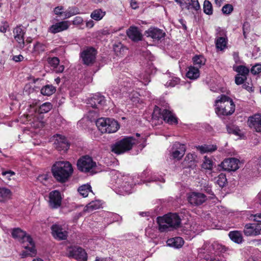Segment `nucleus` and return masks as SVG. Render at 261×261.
I'll list each match as a JSON object with an SVG mask.
<instances>
[{
    "label": "nucleus",
    "mask_w": 261,
    "mask_h": 261,
    "mask_svg": "<svg viewBox=\"0 0 261 261\" xmlns=\"http://www.w3.org/2000/svg\"><path fill=\"white\" fill-rule=\"evenodd\" d=\"M112 182L114 190L121 195H125L132 193L134 186L136 183L134 179L129 176L122 175L120 173L116 171L111 172Z\"/></svg>",
    "instance_id": "obj_1"
},
{
    "label": "nucleus",
    "mask_w": 261,
    "mask_h": 261,
    "mask_svg": "<svg viewBox=\"0 0 261 261\" xmlns=\"http://www.w3.org/2000/svg\"><path fill=\"white\" fill-rule=\"evenodd\" d=\"M52 172L54 177L58 181L65 182L71 175L73 168L69 162L59 161L53 165Z\"/></svg>",
    "instance_id": "obj_2"
},
{
    "label": "nucleus",
    "mask_w": 261,
    "mask_h": 261,
    "mask_svg": "<svg viewBox=\"0 0 261 261\" xmlns=\"http://www.w3.org/2000/svg\"><path fill=\"white\" fill-rule=\"evenodd\" d=\"M215 107V112L219 116L230 115L235 110V105L232 99L225 95H221L217 97Z\"/></svg>",
    "instance_id": "obj_3"
},
{
    "label": "nucleus",
    "mask_w": 261,
    "mask_h": 261,
    "mask_svg": "<svg viewBox=\"0 0 261 261\" xmlns=\"http://www.w3.org/2000/svg\"><path fill=\"white\" fill-rule=\"evenodd\" d=\"M159 229L161 232L170 230V228H177L181 224V219L176 213H169L163 217L157 218Z\"/></svg>",
    "instance_id": "obj_4"
},
{
    "label": "nucleus",
    "mask_w": 261,
    "mask_h": 261,
    "mask_svg": "<svg viewBox=\"0 0 261 261\" xmlns=\"http://www.w3.org/2000/svg\"><path fill=\"white\" fill-rule=\"evenodd\" d=\"M145 142L144 138L136 139L134 137H126L112 146V151L120 154L130 150L134 145Z\"/></svg>",
    "instance_id": "obj_5"
},
{
    "label": "nucleus",
    "mask_w": 261,
    "mask_h": 261,
    "mask_svg": "<svg viewBox=\"0 0 261 261\" xmlns=\"http://www.w3.org/2000/svg\"><path fill=\"white\" fill-rule=\"evenodd\" d=\"M225 251L224 247L217 242L212 244L203 252H200L199 257L206 261L220 260V255Z\"/></svg>",
    "instance_id": "obj_6"
},
{
    "label": "nucleus",
    "mask_w": 261,
    "mask_h": 261,
    "mask_svg": "<svg viewBox=\"0 0 261 261\" xmlns=\"http://www.w3.org/2000/svg\"><path fill=\"white\" fill-rule=\"evenodd\" d=\"M96 125L102 133H113L116 132L119 128L118 122L109 118L98 119L96 121Z\"/></svg>",
    "instance_id": "obj_7"
},
{
    "label": "nucleus",
    "mask_w": 261,
    "mask_h": 261,
    "mask_svg": "<svg viewBox=\"0 0 261 261\" xmlns=\"http://www.w3.org/2000/svg\"><path fill=\"white\" fill-rule=\"evenodd\" d=\"M77 166L79 170L83 172L93 174L96 164L91 157L85 155L78 160Z\"/></svg>",
    "instance_id": "obj_8"
},
{
    "label": "nucleus",
    "mask_w": 261,
    "mask_h": 261,
    "mask_svg": "<svg viewBox=\"0 0 261 261\" xmlns=\"http://www.w3.org/2000/svg\"><path fill=\"white\" fill-rule=\"evenodd\" d=\"M96 50L93 47H87L80 53V58L83 63L87 66H91L95 62Z\"/></svg>",
    "instance_id": "obj_9"
},
{
    "label": "nucleus",
    "mask_w": 261,
    "mask_h": 261,
    "mask_svg": "<svg viewBox=\"0 0 261 261\" xmlns=\"http://www.w3.org/2000/svg\"><path fill=\"white\" fill-rule=\"evenodd\" d=\"M160 115L159 117L162 118L164 120L170 124H175L177 123V118L174 114L169 109H160L158 107H155L153 115L155 116L156 114Z\"/></svg>",
    "instance_id": "obj_10"
},
{
    "label": "nucleus",
    "mask_w": 261,
    "mask_h": 261,
    "mask_svg": "<svg viewBox=\"0 0 261 261\" xmlns=\"http://www.w3.org/2000/svg\"><path fill=\"white\" fill-rule=\"evenodd\" d=\"M186 150L184 144L175 142L169 149V156L172 159L179 160L185 154Z\"/></svg>",
    "instance_id": "obj_11"
},
{
    "label": "nucleus",
    "mask_w": 261,
    "mask_h": 261,
    "mask_svg": "<svg viewBox=\"0 0 261 261\" xmlns=\"http://www.w3.org/2000/svg\"><path fill=\"white\" fill-rule=\"evenodd\" d=\"M106 101L105 96L97 93L94 94L91 98L88 99L87 103L89 107L95 109L93 112L94 114L96 115L98 112V110L101 109L106 103Z\"/></svg>",
    "instance_id": "obj_12"
},
{
    "label": "nucleus",
    "mask_w": 261,
    "mask_h": 261,
    "mask_svg": "<svg viewBox=\"0 0 261 261\" xmlns=\"http://www.w3.org/2000/svg\"><path fill=\"white\" fill-rule=\"evenodd\" d=\"M11 234L12 237L17 240L22 244L28 243H32L33 239L30 235L21 229L19 228H15L12 229Z\"/></svg>",
    "instance_id": "obj_13"
},
{
    "label": "nucleus",
    "mask_w": 261,
    "mask_h": 261,
    "mask_svg": "<svg viewBox=\"0 0 261 261\" xmlns=\"http://www.w3.org/2000/svg\"><path fill=\"white\" fill-rule=\"evenodd\" d=\"M53 140L55 147L58 150L65 152L69 149L70 144L64 136L56 134L53 136Z\"/></svg>",
    "instance_id": "obj_14"
},
{
    "label": "nucleus",
    "mask_w": 261,
    "mask_h": 261,
    "mask_svg": "<svg viewBox=\"0 0 261 261\" xmlns=\"http://www.w3.org/2000/svg\"><path fill=\"white\" fill-rule=\"evenodd\" d=\"M62 196L58 190H54L49 194L48 204L50 207L54 209L59 208L61 205Z\"/></svg>",
    "instance_id": "obj_15"
},
{
    "label": "nucleus",
    "mask_w": 261,
    "mask_h": 261,
    "mask_svg": "<svg viewBox=\"0 0 261 261\" xmlns=\"http://www.w3.org/2000/svg\"><path fill=\"white\" fill-rule=\"evenodd\" d=\"M247 123L250 128L257 133H261V113L249 117Z\"/></svg>",
    "instance_id": "obj_16"
},
{
    "label": "nucleus",
    "mask_w": 261,
    "mask_h": 261,
    "mask_svg": "<svg viewBox=\"0 0 261 261\" xmlns=\"http://www.w3.org/2000/svg\"><path fill=\"white\" fill-rule=\"evenodd\" d=\"M261 224L247 223L244 228V233L246 236H256L260 234Z\"/></svg>",
    "instance_id": "obj_17"
},
{
    "label": "nucleus",
    "mask_w": 261,
    "mask_h": 261,
    "mask_svg": "<svg viewBox=\"0 0 261 261\" xmlns=\"http://www.w3.org/2000/svg\"><path fill=\"white\" fill-rule=\"evenodd\" d=\"M52 234L53 237L59 240H66L68 236V232L65 228L61 225L55 224L51 226Z\"/></svg>",
    "instance_id": "obj_18"
},
{
    "label": "nucleus",
    "mask_w": 261,
    "mask_h": 261,
    "mask_svg": "<svg viewBox=\"0 0 261 261\" xmlns=\"http://www.w3.org/2000/svg\"><path fill=\"white\" fill-rule=\"evenodd\" d=\"M239 163L240 161L237 159L228 158L221 163V167L224 170L234 171L239 168Z\"/></svg>",
    "instance_id": "obj_19"
},
{
    "label": "nucleus",
    "mask_w": 261,
    "mask_h": 261,
    "mask_svg": "<svg viewBox=\"0 0 261 261\" xmlns=\"http://www.w3.org/2000/svg\"><path fill=\"white\" fill-rule=\"evenodd\" d=\"M69 255L78 261H87V255L85 251L81 247H73L69 251Z\"/></svg>",
    "instance_id": "obj_20"
},
{
    "label": "nucleus",
    "mask_w": 261,
    "mask_h": 261,
    "mask_svg": "<svg viewBox=\"0 0 261 261\" xmlns=\"http://www.w3.org/2000/svg\"><path fill=\"white\" fill-rule=\"evenodd\" d=\"M206 196L201 193L192 192L188 196L189 202L193 205H199L206 201Z\"/></svg>",
    "instance_id": "obj_21"
},
{
    "label": "nucleus",
    "mask_w": 261,
    "mask_h": 261,
    "mask_svg": "<svg viewBox=\"0 0 261 261\" xmlns=\"http://www.w3.org/2000/svg\"><path fill=\"white\" fill-rule=\"evenodd\" d=\"M147 37L151 38L153 41H158L164 39L165 36V33L157 28H150L146 31Z\"/></svg>",
    "instance_id": "obj_22"
},
{
    "label": "nucleus",
    "mask_w": 261,
    "mask_h": 261,
    "mask_svg": "<svg viewBox=\"0 0 261 261\" xmlns=\"http://www.w3.org/2000/svg\"><path fill=\"white\" fill-rule=\"evenodd\" d=\"M69 26V21H61L50 26L48 28V32L55 34L68 30Z\"/></svg>",
    "instance_id": "obj_23"
},
{
    "label": "nucleus",
    "mask_w": 261,
    "mask_h": 261,
    "mask_svg": "<svg viewBox=\"0 0 261 261\" xmlns=\"http://www.w3.org/2000/svg\"><path fill=\"white\" fill-rule=\"evenodd\" d=\"M141 177L143 178V182L145 183L150 181H159L162 182H165V179L163 176H158L155 174L152 175V173L148 170L144 171L141 174Z\"/></svg>",
    "instance_id": "obj_24"
},
{
    "label": "nucleus",
    "mask_w": 261,
    "mask_h": 261,
    "mask_svg": "<svg viewBox=\"0 0 261 261\" xmlns=\"http://www.w3.org/2000/svg\"><path fill=\"white\" fill-rule=\"evenodd\" d=\"M25 31L21 26L16 27L14 30V36L18 42V47L22 48L24 46V35Z\"/></svg>",
    "instance_id": "obj_25"
},
{
    "label": "nucleus",
    "mask_w": 261,
    "mask_h": 261,
    "mask_svg": "<svg viewBox=\"0 0 261 261\" xmlns=\"http://www.w3.org/2000/svg\"><path fill=\"white\" fill-rule=\"evenodd\" d=\"M23 246L26 250L22 251L20 255L22 258H25L29 256H34L36 255V250L35 249V244L33 241H32V243H27L23 244Z\"/></svg>",
    "instance_id": "obj_26"
},
{
    "label": "nucleus",
    "mask_w": 261,
    "mask_h": 261,
    "mask_svg": "<svg viewBox=\"0 0 261 261\" xmlns=\"http://www.w3.org/2000/svg\"><path fill=\"white\" fill-rule=\"evenodd\" d=\"M47 63L56 73H61L64 70L63 65H60V60L57 57H49L47 59Z\"/></svg>",
    "instance_id": "obj_27"
},
{
    "label": "nucleus",
    "mask_w": 261,
    "mask_h": 261,
    "mask_svg": "<svg viewBox=\"0 0 261 261\" xmlns=\"http://www.w3.org/2000/svg\"><path fill=\"white\" fill-rule=\"evenodd\" d=\"M126 33L128 37L134 41H138L142 39V35L137 27H130Z\"/></svg>",
    "instance_id": "obj_28"
},
{
    "label": "nucleus",
    "mask_w": 261,
    "mask_h": 261,
    "mask_svg": "<svg viewBox=\"0 0 261 261\" xmlns=\"http://www.w3.org/2000/svg\"><path fill=\"white\" fill-rule=\"evenodd\" d=\"M12 196V191L5 187H0V203H4L10 199Z\"/></svg>",
    "instance_id": "obj_29"
},
{
    "label": "nucleus",
    "mask_w": 261,
    "mask_h": 261,
    "mask_svg": "<svg viewBox=\"0 0 261 261\" xmlns=\"http://www.w3.org/2000/svg\"><path fill=\"white\" fill-rule=\"evenodd\" d=\"M184 243V240L181 237H175L168 239L167 241L168 246L174 247L175 248H179L181 247Z\"/></svg>",
    "instance_id": "obj_30"
},
{
    "label": "nucleus",
    "mask_w": 261,
    "mask_h": 261,
    "mask_svg": "<svg viewBox=\"0 0 261 261\" xmlns=\"http://www.w3.org/2000/svg\"><path fill=\"white\" fill-rule=\"evenodd\" d=\"M186 76L191 80H195L197 79L200 76L199 68L192 66L189 67Z\"/></svg>",
    "instance_id": "obj_31"
},
{
    "label": "nucleus",
    "mask_w": 261,
    "mask_h": 261,
    "mask_svg": "<svg viewBox=\"0 0 261 261\" xmlns=\"http://www.w3.org/2000/svg\"><path fill=\"white\" fill-rule=\"evenodd\" d=\"M228 236L230 239L236 243L241 244L243 241L242 232L240 231H231L229 232Z\"/></svg>",
    "instance_id": "obj_32"
},
{
    "label": "nucleus",
    "mask_w": 261,
    "mask_h": 261,
    "mask_svg": "<svg viewBox=\"0 0 261 261\" xmlns=\"http://www.w3.org/2000/svg\"><path fill=\"white\" fill-rule=\"evenodd\" d=\"M101 206V202L100 200H96L89 203L84 208V212H91L94 210L99 208Z\"/></svg>",
    "instance_id": "obj_33"
},
{
    "label": "nucleus",
    "mask_w": 261,
    "mask_h": 261,
    "mask_svg": "<svg viewBox=\"0 0 261 261\" xmlns=\"http://www.w3.org/2000/svg\"><path fill=\"white\" fill-rule=\"evenodd\" d=\"M197 149L201 153L213 152L217 149L216 145L204 144L196 147Z\"/></svg>",
    "instance_id": "obj_34"
},
{
    "label": "nucleus",
    "mask_w": 261,
    "mask_h": 261,
    "mask_svg": "<svg viewBox=\"0 0 261 261\" xmlns=\"http://www.w3.org/2000/svg\"><path fill=\"white\" fill-rule=\"evenodd\" d=\"M78 192L83 197H87L89 193L94 194L91 190V187L89 184L83 185L80 186L78 189Z\"/></svg>",
    "instance_id": "obj_35"
},
{
    "label": "nucleus",
    "mask_w": 261,
    "mask_h": 261,
    "mask_svg": "<svg viewBox=\"0 0 261 261\" xmlns=\"http://www.w3.org/2000/svg\"><path fill=\"white\" fill-rule=\"evenodd\" d=\"M56 91V88L52 85H46L41 89V93L44 96H50Z\"/></svg>",
    "instance_id": "obj_36"
},
{
    "label": "nucleus",
    "mask_w": 261,
    "mask_h": 261,
    "mask_svg": "<svg viewBox=\"0 0 261 261\" xmlns=\"http://www.w3.org/2000/svg\"><path fill=\"white\" fill-rule=\"evenodd\" d=\"M47 48L45 43L40 42H36L33 46V53L35 54H39L44 51Z\"/></svg>",
    "instance_id": "obj_37"
},
{
    "label": "nucleus",
    "mask_w": 261,
    "mask_h": 261,
    "mask_svg": "<svg viewBox=\"0 0 261 261\" xmlns=\"http://www.w3.org/2000/svg\"><path fill=\"white\" fill-rule=\"evenodd\" d=\"M193 61L195 67L199 68L205 64L206 59L202 55H196L193 58Z\"/></svg>",
    "instance_id": "obj_38"
},
{
    "label": "nucleus",
    "mask_w": 261,
    "mask_h": 261,
    "mask_svg": "<svg viewBox=\"0 0 261 261\" xmlns=\"http://www.w3.org/2000/svg\"><path fill=\"white\" fill-rule=\"evenodd\" d=\"M233 70L238 72V74H240V75H242L246 77L249 72V68L243 65H234L233 66Z\"/></svg>",
    "instance_id": "obj_39"
},
{
    "label": "nucleus",
    "mask_w": 261,
    "mask_h": 261,
    "mask_svg": "<svg viewBox=\"0 0 261 261\" xmlns=\"http://www.w3.org/2000/svg\"><path fill=\"white\" fill-rule=\"evenodd\" d=\"M106 15V12L103 11L101 9H98L94 10L90 15L91 18L93 19L99 21L101 20Z\"/></svg>",
    "instance_id": "obj_40"
},
{
    "label": "nucleus",
    "mask_w": 261,
    "mask_h": 261,
    "mask_svg": "<svg viewBox=\"0 0 261 261\" xmlns=\"http://www.w3.org/2000/svg\"><path fill=\"white\" fill-rule=\"evenodd\" d=\"M180 82V79L170 74L168 81L165 84L167 87H173Z\"/></svg>",
    "instance_id": "obj_41"
},
{
    "label": "nucleus",
    "mask_w": 261,
    "mask_h": 261,
    "mask_svg": "<svg viewBox=\"0 0 261 261\" xmlns=\"http://www.w3.org/2000/svg\"><path fill=\"white\" fill-rule=\"evenodd\" d=\"M79 9L75 7H69L64 13V18L65 19L69 18L72 16L79 14Z\"/></svg>",
    "instance_id": "obj_42"
},
{
    "label": "nucleus",
    "mask_w": 261,
    "mask_h": 261,
    "mask_svg": "<svg viewBox=\"0 0 261 261\" xmlns=\"http://www.w3.org/2000/svg\"><path fill=\"white\" fill-rule=\"evenodd\" d=\"M227 40L225 37H218L216 40V46L217 48L220 50H223L226 46Z\"/></svg>",
    "instance_id": "obj_43"
},
{
    "label": "nucleus",
    "mask_w": 261,
    "mask_h": 261,
    "mask_svg": "<svg viewBox=\"0 0 261 261\" xmlns=\"http://www.w3.org/2000/svg\"><path fill=\"white\" fill-rule=\"evenodd\" d=\"M114 51L117 54V56L122 55L125 51L127 50V48L123 46V45L119 42L113 45Z\"/></svg>",
    "instance_id": "obj_44"
},
{
    "label": "nucleus",
    "mask_w": 261,
    "mask_h": 261,
    "mask_svg": "<svg viewBox=\"0 0 261 261\" xmlns=\"http://www.w3.org/2000/svg\"><path fill=\"white\" fill-rule=\"evenodd\" d=\"M213 166L214 162L213 160L207 156H205L202 164V168L204 169L211 170L213 169Z\"/></svg>",
    "instance_id": "obj_45"
},
{
    "label": "nucleus",
    "mask_w": 261,
    "mask_h": 261,
    "mask_svg": "<svg viewBox=\"0 0 261 261\" xmlns=\"http://www.w3.org/2000/svg\"><path fill=\"white\" fill-rule=\"evenodd\" d=\"M203 9L204 13L206 14L211 15L213 14V6L209 1L205 0L204 1Z\"/></svg>",
    "instance_id": "obj_46"
},
{
    "label": "nucleus",
    "mask_w": 261,
    "mask_h": 261,
    "mask_svg": "<svg viewBox=\"0 0 261 261\" xmlns=\"http://www.w3.org/2000/svg\"><path fill=\"white\" fill-rule=\"evenodd\" d=\"M216 182L220 187H223L227 182L226 175L221 173L216 178Z\"/></svg>",
    "instance_id": "obj_47"
},
{
    "label": "nucleus",
    "mask_w": 261,
    "mask_h": 261,
    "mask_svg": "<svg viewBox=\"0 0 261 261\" xmlns=\"http://www.w3.org/2000/svg\"><path fill=\"white\" fill-rule=\"evenodd\" d=\"M52 108V105L50 102H45L41 105L39 109V112L40 113H46L48 112Z\"/></svg>",
    "instance_id": "obj_48"
},
{
    "label": "nucleus",
    "mask_w": 261,
    "mask_h": 261,
    "mask_svg": "<svg viewBox=\"0 0 261 261\" xmlns=\"http://www.w3.org/2000/svg\"><path fill=\"white\" fill-rule=\"evenodd\" d=\"M15 175V173L12 170H3L2 172V175L4 179L10 180L12 177Z\"/></svg>",
    "instance_id": "obj_49"
},
{
    "label": "nucleus",
    "mask_w": 261,
    "mask_h": 261,
    "mask_svg": "<svg viewBox=\"0 0 261 261\" xmlns=\"http://www.w3.org/2000/svg\"><path fill=\"white\" fill-rule=\"evenodd\" d=\"M72 24L76 27H79L81 29H83L82 26L84 25V20L81 16H76L72 20Z\"/></svg>",
    "instance_id": "obj_50"
},
{
    "label": "nucleus",
    "mask_w": 261,
    "mask_h": 261,
    "mask_svg": "<svg viewBox=\"0 0 261 261\" xmlns=\"http://www.w3.org/2000/svg\"><path fill=\"white\" fill-rule=\"evenodd\" d=\"M64 7L62 6H57L54 9L53 12L55 15H57L58 16H64Z\"/></svg>",
    "instance_id": "obj_51"
},
{
    "label": "nucleus",
    "mask_w": 261,
    "mask_h": 261,
    "mask_svg": "<svg viewBox=\"0 0 261 261\" xmlns=\"http://www.w3.org/2000/svg\"><path fill=\"white\" fill-rule=\"evenodd\" d=\"M233 11V7L230 4H226L222 7V11L225 14H229Z\"/></svg>",
    "instance_id": "obj_52"
},
{
    "label": "nucleus",
    "mask_w": 261,
    "mask_h": 261,
    "mask_svg": "<svg viewBox=\"0 0 261 261\" xmlns=\"http://www.w3.org/2000/svg\"><path fill=\"white\" fill-rule=\"evenodd\" d=\"M201 190L205 192L206 193L210 194L211 196L214 195L212 190V187L211 185H210L208 184H204L201 188Z\"/></svg>",
    "instance_id": "obj_53"
},
{
    "label": "nucleus",
    "mask_w": 261,
    "mask_h": 261,
    "mask_svg": "<svg viewBox=\"0 0 261 261\" xmlns=\"http://www.w3.org/2000/svg\"><path fill=\"white\" fill-rule=\"evenodd\" d=\"M250 72L253 74H257L261 72V64H256L254 66H253Z\"/></svg>",
    "instance_id": "obj_54"
},
{
    "label": "nucleus",
    "mask_w": 261,
    "mask_h": 261,
    "mask_svg": "<svg viewBox=\"0 0 261 261\" xmlns=\"http://www.w3.org/2000/svg\"><path fill=\"white\" fill-rule=\"evenodd\" d=\"M176 2L180 5L182 9H187L188 10L190 9V3L189 0H178Z\"/></svg>",
    "instance_id": "obj_55"
},
{
    "label": "nucleus",
    "mask_w": 261,
    "mask_h": 261,
    "mask_svg": "<svg viewBox=\"0 0 261 261\" xmlns=\"http://www.w3.org/2000/svg\"><path fill=\"white\" fill-rule=\"evenodd\" d=\"M247 78L246 76L237 74L235 77V83L237 85H239L243 84Z\"/></svg>",
    "instance_id": "obj_56"
},
{
    "label": "nucleus",
    "mask_w": 261,
    "mask_h": 261,
    "mask_svg": "<svg viewBox=\"0 0 261 261\" xmlns=\"http://www.w3.org/2000/svg\"><path fill=\"white\" fill-rule=\"evenodd\" d=\"M130 78H126L125 80L123 81L121 84L124 87L130 88L133 86V85H135V84L133 83Z\"/></svg>",
    "instance_id": "obj_57"
},
{
    "label": "nucleus",
    "mask_w": 261,
    "mask_h": 261,
    "mask_svg": "<svg viewBox=\"0 0 261 261\" xmlns=\"http://www.w3.org/2000/svg\"><path fill=\"white\" fill-rule=\"evenodd\" d=\"M249 220L254 221L261 222V213H258L255 215L251 214L248 217Z\"/></svg>",
    "instance_id": "obj_58"
},
{
    "label": "nucleus",
    "mask_w": 261,
    "mask_h": 261,
    "mask_svg": "<svg viewBox=\"0 0 261 261\" xmlns=\"http://www.w3.org/2000/svg\"><path fill=\"white\" fill-rule=\"evenodd\" d=\"M243 88L247 90L249 92H253L254 91L253 85L251 82L249 83L248 82H245L243 85Z\"/></svg>",
    "instance_id": "obj_59"
},
{
    "label": "nucleus",
    "mask_w": 261,
    "mask_h": 261,
    "mask_svg": "<svg viewBox=\"0 0 261 261\" xmlns=\"http://www.w3.org/2000/svg\"><path fill=\"white\" fill-rule=\"evenodd\" d=\"M48 178V177L47 174H42L38 176L37 179L43 185H46Z\"/></svg>",
    "instance_id": "obj_60"
},
{
    "label": "nucleus",
    "mask_w": 261,
    "mask_h": 261,
    "mask_svg": "<svg viewBox=\"0 0 261 261\" xmlns=\"http://www.w3.org/2000/svg\"><path fill=\"white\" fill-rule=\"evenodd\" d=\"M139 95H140V94L138 93L135 92L133 94H129V98L134 102H139Z\"/></svg>",
    "instance_id": "obj_61"
},
{
    "label": "nucleus",
    "mask_w": 261,
    "mask_h": 261,
    "mask_svg": "<svg viewBox=\"0 0 261 261\" xmlns=\"http://www.w3.org/2000/svg\"><path fill=\"white\" fill-rule=\"evenodd\" d=\"M195 156L196 155L194 154L189 153L186 156L185 161L190 163L195 160Z\"/></svg>",
    "instance_id": "obj_62"
},
{
    "label": "nucleus",
    "mask_w": 261,
    "mask_h": 261,
    "mask_svg": "<svg viewBox=\"0 0 261 261\" xmlns=\"http://www.w3.org/2000/svg\"><path fill=\"white\" fill-rule=\"evenodd\" d=\"M190 5H192V7L195 10H198L200 8L199 3L197 0H191V4H190Z\"/></svg>",
    "instance_id": "obj_63"
},
{
    "label": "nucleus",
    "mask_w": 261,
    "mask_h": 261,
    "mask_svg": "<svg viewBox=\"0 0 261 261\" xmlns=\"http://www.w3.org/2000/svg\"><path fill=\"white\" fill-rule=\"evenodd\" d=\"M140 78V82L143 83L144 85H146L150 82V79L148 75L143 76V77L141 76Z\"/></svg>",
    "instance_id": "obj_64"
}]
</instances>
